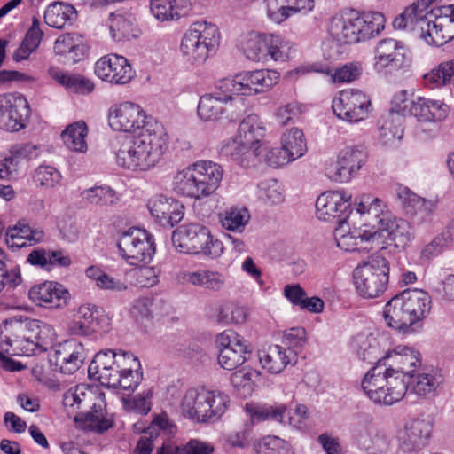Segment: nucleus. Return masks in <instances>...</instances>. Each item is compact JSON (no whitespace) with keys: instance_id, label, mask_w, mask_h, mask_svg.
Segmentation results:
<instances>
[{"instance_id":"51","label":"nucleus","mask_w":454,"mask_h":454,"mask_svg":"<svg viewBox=\"0 0 454 454\" xmlns=\"http://www.w3.org/2000/svg\"><path fill=\"white\" fill-rule=\"evenodd\" d=\"M403 135L402 117L390 113L380 124L379 133L380 141L384 145L392 146L402 139Z\"/></svg>"},{"instance_id":"1","label":"nucleus","mask_w":454,"mask_h":454,"mask_svg":"<svg viewBox=\"0 0 454 454\" xmlns=\"http://www.w3.org/2000/svg\"><path fill=\"white\" fill-rule=\"evenodd\" d=\"M279 77L275 70L257 69L221 79L215 83V93L200 97L198 116L205 121L219 120L231 107L243 105V99L239 96H254L269 91L279 82Z\"/></svg>"},{"instance_id":"52","label":"nucleus","mask_w":454,"mask_h":454,"mask_svg":"<svg viewBox=\"0 0 454 454\" xmlns=\"http://www.w3.org/2000/svg\"><path fill=\"white\" fill-rule=\"evenodd\" d=\"M246 408L253 419H270L283 424L286 422V419L287 418V408L285 404L279 403L268 406H256L254 404H247Z\"/></svg>"},{"instance_id":"46","label":"nucleus","mask_w":454,"mask_h":454,"mask_svg":"<svg viewBox=\"0 0 454 454\" xmlns=\"http://www.w3.org/2000/svg\"><path fill=\"white\" fill-rule=\"evenodd\" d=\"M204 388H190L184 393L180 403L181 413L184 417L197 422H201Z\"/></svg>"},{"instance_id":"25","label":"nucleus","mask_w":454,"mask_h":454,"mask_svg":"<svg viewBox=\"0 0 454 454\" xmlns=\"http://www.w3.org/2000/svg\"><path fill=\"white\" fill-rule=\"evenodd\" d=\"M386 324L402 334L415 332V325L404 302L402 293L395 295L385 305L383 311Z\"/></svg>"},{"instance_id":"36","label":"nucleus","mask_w":454,"mask_h":454,"mask_svg":"<svg viewBox=\"0 0 454 454\" xmlns=\"http://www.w3.org/2000/svg\"><path fill=\"white\" fill-rule=\"evenodd\" d=\"M230 404L229 396L219 390L204 388L201 423L215 422L226 412Z\"/></svg>"},{"instance_id":"61","label":"nucleus","mask_w":454,"mask_h":454,"mask_svg":"<svg viewBox=\"0 0 454 454\" xmlns=\"http://www.w3.org/2000/svg\"><path fill=\"white\" fill-rule=\"evenodd\" d=\"M441 378L432 373L418 374L413 385V392L419 396L433 395L441 385Z\"/></svg>"},{"instance_id":"53","label":"nucleus","mask_w":454,"mask_h":454,"mask_svg":"<svg viewBox=\"0 0 454 454\" xmlns=\"http://www.w3.org/2000/svg\"><path fill=\"white\" fill-rule=\"evenodd\" d=\"M150 12L159 21L177 19L186 14L177 4V0H150Z\"/></svg>"},{"instance_id":"49","label":"nucleus","mask_w":454,"mask_h":454,"mask_svg":"<svg viewBox=\"0 0 454 454\" xmlns=\"http://www.w3.org/2000/svg\"><path fill=\"white\" fill-rule=\"evenodd\" d=\"M85 275L90 279L95 281L98 288L104 291L120 293L128 288L125 281L106 273L97 266H90L87 268Z\"/></svg>"},{"instance_id":"63","label":"nucleus","mask_w":454,"mask_h":454,"mask_svg":"<svg viewBox=\"0 0 454 454\" xmlns=\"http://www.w3.org/2000/svg\"><path fill=\"white\" fill-rule=\"evenodd\" d=\"M249 343L243 336L232 330H225L219 333L215 339L218 352L225 349H236L244 344Z\"/></svg>"},{"instance_id":"27","label":"nucleus","mask_w":454,"mask_h":454,"mask_svg":"<svg viewBox=\"0 0 454 454\" xmlns=\"http://www.w3.org/2000/svg\"><path fill=\"white\" fill-rule=\"evenodd\" d=\"M28 296L36 305L51 309L67 305L69 298L67 290L62 285L52 281L34 286L29 290Z\"/></svg>"},{"instance_id":"6","label":"nucleus","mask_w":454,"mask_h":454,"mask_svg":"<svg viewBox=\"0 0 454 454\" xmlns=\"http://www.w3.org/2000/svg\"><path fill=\"white\" fill-rule=\"evenodd\" d=\"M265 133L261 118L254 114H249L239 123L237 134L222 142L220 153L244 168L254 167L261 162Z\"/></svg>"},{"instance_id":"20","label":"nucleus","mask_w":454,"mask_h":454,"mask_svg":"<svg viewBox=\"0 0 454 454\" xmlns=\"http://www.w3.org/2000/svg\"><path fill=\"white\" fill-rule=\"evenodd\" d=\"M94 72L102 81L117 85L128 84L135 77L129 60L115 53L101 57L95 64Z\"/></svg>"},{"instance_id":"58","label":"nucleus","mask_w":454,"mask_h":454,"mask_svg":"<svg viewBox=\"0 0 454 454\" xmlns=\"http://www.w3.org/2000/svg\"><path fill=\"white\" fill-rule=\"evenodd\" d=\"M364 41L379 35L385 28V16L378 12L360 13Z\"/></svg>"},{"instance_id":"57","label":"nucleus","mask_w":454,"mask_h":454,"mask_svg":"<svg viewBox=\"0 0 454 454\" xmlns=\"http://www.w3.org/2000/svg\"><path fill=\"white\" fill-rule=\"evenodd\" d=\"M261 372L252 368H244L232 373L231 382L243 395H248L253 391L254 385L260 380Z\"/></svg>"},{"instance_id":"50","label":"nucleus","mask_w":454,"mask_h":454,"mask_svg":"<svg viewBox=\"0 0 454 454\" xmlns=\"http://www.w3.org/2000/svg\"><path fill=\"white\" fill-rule=\"evenodd\" d=\"M281 146L294 160L302 157L307 152L303 131L298 128L285 131L281 137Z\"/></svg>"},{"instance_id":"64","label":"nucleus","mask_w":454,"mask_h":454,"mask_svg":"<svg viewBox=\"0 0 454 454\" xmlns=\"http://www.w3.org/2000/svg\"><path fill=\"white\" fill-rule=\"evenodd\" d=\"M153 396V388H148L137 394L131 400L126 401L125 406L128 410L145 415L151 411Z\"/></svg>"},{"instance_id":"28","label":"nucleus","mask_w":454,"mask_h":454,"mask_svg":"<svg viewBox=\"0 0 454 454\" xmlns=\"http://www.w3.org/2000/svg\"><path fill=\"white\" fill-rule=\"evenodd\" d=\"M267 17L276 24H281L298 13L313 10L314 0H264Z\"/></svg>"},{"instance_id":"5","label":"nucleus","mask_w":454,"mask_h":454,"mask_svg":"<svg viewBox=\"0 0 454 454\" xmlns=\"http://www.w3.org/2000/svg\"><path fill=\"white\" fill-rule=\"evenodd\" d=\"M168 148L163 131L143 129L139 135L119 141L115 151L118 166L132 171H146L155 167Z\"/></svg>"},{"instance_id":"14","label":"nucleus","mask_w":454,"mask_h":454,"mask_svg":"<svg viewBox=\"0 0 454 454\" xmlns=\"http://www.w3.org/2000/svg\"><path fill=\"white\" fill-rule=\"evenodd\" d=\"M366 158L367 153L363 145L345 146L338 153L334 165L327 168V176L336 183H348L357 176Z\"/></svg>"},{"instance_id":"30","label":"nucleus","mask_w":454,"mask_h":454,"mask_svg":"<svg viewBox=\"0 0 454 454\" xmlns=\"http://www.w3.org/2000/svg\"><path fill=\"white\" fill-rule=\"evenodd\" d=\"M259 362L270 373L281 372L288 364L295 363V351L280 345H270L258 352Z\"/></svg>"},{"instance_id":"24","label":"nucleus","mask_w":454,"mask_h":454,"mask_svg":"<svg viewBox=\"0 0 454 454\" xmlns=\"http://www.w3.org/2000/svg\"><path fill=\"white\" fill-rule=\"evenodd\" d=\"M373 231L380 234V242L375 244L376 248H383L385 245H394L395 247L404 248L411 243L414 238L411 225L406 220L397 219L393 215L380 229L373 228Z\"/></svg>"},{"instance_id":"44","label":"nucleus","mask_w":454,"mask_h":454,"mask_svg":"<svg viewBox=\"0 0 454 454\" xmlns=\"http://www.w3.org/2000/svg\"><path fill=\"white\" fill-rule=\"evenodd\" d=\"M81 196L86 203L99 207L114 206L120 200L116 191L108 185H95L85 189L81 192Z\"/></svg>"},{"instance_id":"13","label":"nucleus","mask_w":454,"mask_h":454,"mask_svg":"<svg viewBox=\"0 0 454 454\" xmlns=\"http://www.w3.org/2000/svg\"><path fill=\"white\" fill-rule=\"evenodd\" d=\"M371 99L359 90H344L333 99L332 108L335 115L348 122H359L368 118Z\"/></svg>"},{"instance_id":"7","label":"nucleus","mask_w":454,"mask_h":454,"mask_svg":"<svg viewBox=\"0 0 454 454\" xmlns=\"http://www.w3.org/2000/svg\"><path fill=\"white\" fill-rule=\"evenodd\" d=\"M223 176L221 165L212 160H198L177 170L173 176L172 189L180 195L201 200L212 195L220 186Z\"/></svg>"},{"instance_id":"10","label":"nucleus","mask_w":454,"mask_h":454,"mask_svg":"<svg viewBox=\"0 0 454 454\" xmlns=\"http://www.w3.org/2000/svg\"><path fill=\"white\" fill-rule=\"evenodd\" d=\"M172 242L184 254L218 257L223 252L222 242L214 239L206 226L196 223L181 225L173 232Z\"/></svg>"},{"instance_id":"56","label":"nucleus","mask_w":454,"mask_h":454,"mask_svg":"<svg viewBox=\"0 0 454 454\" xmlns=\"http://www.w3.org/2000/svg\"><path fill=\"white\" fill-rule=\"evenodd\" d=\"M267 34H250L243 44L246 57L255 62L266 61Z\"/></svg>"},{"instance_id":"22","label":"nucleus","mask_w":454,"mask_h":454,"mask_svg":"<svg viewBox=\"0 0 454 454\" xmlns=\"http://www.w3.org/2000/svg\"><path fill=\"white\" fill-rule=\"evenodd\" d=\"M351 195L345 191L326 192L322 193L316 201L317 215L320 220L331 221L338 219L346 221L352 212Z\"/></svg>"},{"instance_id":"23","label":"nucleus","mask_w":454,"mask_h":454,"mask_svg":"<svg viewBox=\"0 0 454 454\" xmlns=\"http://www.w3.org/2000/svg\"><path fill=\"white\" fill-rule=\"evenodd\" d=\"M146 207L151 215L163 227H173L184 217V207L176 200L163 194L148 199Z\"/></svg>"},{"instance_id":"2","label":"nucleus","mask_w":454,"mask_h":454,"mask_svg":"<svg viewBox=\"0 0 454 454\" xmlns=\"http://www.w3.org/2000/svg\"><path fill=\"white\" fill-rule=\"evenodd\" d=\"M430 4V0L414 2L394 20L393 26L417 30L428 44L442 46L454 38V4L429 9Z\"/></svg>"},{"instance_id":"8","label":"nucleus","mask_w":454,"mask_h":454,"mask_svg":"<svg viewBox=\"0 0 454 454\" xmlns=\"http://www.w3.org/2000/svg\"><path fill=\"white\" fill-rule=\"evenodd\" d=\"M221 34L216 25L205 20L193 22L184 33L180 51L192 65H202L215 54L220 45Z\"/></svg>"},{"instance_id":"16","label":"nucleus","mask_w":454,"mask_h":454,"mask_svg":"<svg viewBox=\"0 0 454 454\" xmlns=\"http://www.w3.org/2000/svg\"><path fill=\"white\" fill-rule=\"evenodd\" d=\"M384 366L393 374L398 375L403 381L414 377L416 371L421 366V354L412 346L396 345L384 355Z\"/></svg>"},{"instance_id":"54","label":"nucleus","mask_w":454,"mask_h":454,"mask_svg":"<svg viewBox=\"0 0 454 454\" xmlns=\"http://www.w3.org/2000/svg\"><path fill=\"white\" fill-rule=\"evenodd\" d=\"M454 75V59L440 63L424 75V82L431 88H440L450 82Z\"/></svg>"},{"instance_id":"31","label":"nucleus","mask_w":454,"mask_h":454,"mask_svg":"<svg viewBox=\"0 0 454 454\" xmlns=\"http://www.w3.org/2000/svg\"><path fill=\"white\" fill-rule=\"evenodd\" d=\"M450 107L443 100L418 97L413 107V116L419 122H441L444 121Z\"/></svg>"},{"instance_id":"34","label":"nucleus","mask_w":454,"mask_h":454,"mask_svg":"<svg viewBox=\"0 0 454 454\" xmlns=\"http://www.w3.org/2000/svg\"><path fill=\"white\" fill-rule=\"evenodd\" d=\"M48 74L56 82L71 92L84 95L94 90V84L88 78L79 74L64 71L58 67H50Z\"/></svg>"},{"instance_id":"55","label":"nucleus","mask_w":454,"mask_h":454,"mask_svg":"<svg viewBox=\"0 0 454 454\" xmlns=\"http://www.w3.org/2000/svg\"><path fill=\"white\" fill-rule=\"evenodd\" d=\"M250 343L238 347L236 349H225L218 352V364L225 370H234L247 361V356L251 354Z\"/></svg>"},{"instance_id":"32","label":"nucleus","mask_w":454,"mask_h":454,"mask_svg":"<svg viewBox=\"0 0 454 454\" xmlns=\"http://www.w3.org/2000/svg\"><path fill=\"white\" fill-rule=\"evenodd\" d=\"M374 52L373 67L377 72H383L387 67L399 64L404 57L403 44L392 38L380 40Z\"/></svg>"},{"instance_id":"47","label":"nucleus","mask_w":454,"mask_h":454,"mask_svg":"<svg viewBox=\"0 0 454 454\" xmlns=\"http://www.w3.org/2000/svg\"><path fill=\"white\" fill-rule=\"evenodd\" d=\"M250 218L248 209L244 207H231L219 215L223 229L235 233H242Z\"/></svg>"},{"instance_id":"11","label":"nucleus","mask_w":454,"mask_h":454,"mask_svg":"<svg viewBox=\"0 0 454 454\" xmlns=\"http://www.w3.org/2000/svg\"><path fill=\"white\" fill-rule=\"evenodd\" d=\"M388 262L382 256L359 264L354 270V284L364 298H375L383 294L388 284Z\"/></svg>"},{"instance_id":"9","label":"nucleus","mask_w":454,"mask_h":454,"mask_svg":"<svg viewBox=\"0 0 454 454\" xmlns=\"http://www.w3.org/2000/svg\"><path fill=\"white\" fill-rule=\"evenodd\" d=\"M361 386L372 403L390 406L404 397L408 381H403L399 374L395 375L381 364H377L364 375Z\"/></svg>"},{"instance_id":"35","label":"nucleus","mask_w":454,"mask_h":454,"mask_svg":"<svg viewBox=\"0 0 454 454\" xmlns=\"http://www.w3.org/2000/svg\"><path fill=\"white\" fill-rule=\"evenodd\" d=\"M44 232L41 229H34L28 224L19 222L6 231V244L11 247L35 246L44 239Z\"/></svg>"},{"instance_id":"21","label":"nucleus","mask_w":454,"mask_h":454,"mask_svg":"<svg viewBox=\"0 0 454 454\" xmlns=\"http://www.w3.org/2000/svg\"><path fill=\"white\" fill-rule=\"evenodd\" d=\"M329 33L340 43H356L364 42L360 12L348 9L333 17Z\"/></svg>"},{"instance_id":"29","label":"nucleus","mask_w":454,"mask_h":454,"mask_svg":"<svg viewBox=\"0 0 454 454\" xmlns=\"http://www.w3.org/2000/svg\"><path fill=\"white\" fill-rule=\"evenodd\" d=\"M106 402L105 395L102 394L95 400L89 410L79 411L74 415V420L78 427L83 429H89L95 432H103L112 427L110 419L105 417Z\"/></svg>"},{"instance_id":"42","label":"nucleus","mask_w":454,"mask_h":454,"mask_svg":"<svg viewBox=\"0 0 454 454\" xmlns=\"http://www.w3.org/2000/svg\"><path fill=\"white\" fill-rule=\"evenodd\" d=\"M53 51L70 63L78 62L83 56V44L79 35L64 34L57 38Z\"/></svg>"},{"instance_id":"26","label":"nucleus","mask_w":454,"mask_h":454,"mask_svg":"<svg viewBox=\"0 0 454 454\" xmlns=\"http://www.w3.org/2000/svg\"><path fill=\"white\" fill-rule=\"evenodd\" d=\"M53 358L62 373L73 374L82 365L86 354L81 342L68 340L57 347Z\"/></svg>"},{"instance_id":"38","label":"nucleus","mask_w":454,"mask_h":454,"mask_svg":"<svg viewBox=\"0 0 454 454\" xmlns=\"http://www.w3.org/2000/svg\"><path fill=\"white\" fill-rule=\"evenodd\" d=\"M101 395L102 393L94 392L86 385H78L65 392L63 405L71 412L83 411Z\"/></svg>"},{"instance_id":"3","label":"nucleus","mask_w":454,"mask_h":454,"mask_svg":"<svg viewBox=\"0 0 454 454\" xmlns=\"http://www.w3.org/2000/svg\"><path fill=\"white\" fill-rule=\"evenodd\" d=\"M89 377L102 386L134 391L143 380L138 358L131 352L106 349L98 352L88 368Z\"/></svg>"},{"instance_id":"40","label":"nucleus","mask_w":454,"mask_h":454,"mask_svg":"<svg viewBox=\"0 0 454 454\" xmlns=\"http://www.w3.org/2000/svg\"><path fill=\"white\" fill-rule=\"evenodd\" d=\"M107 23L110 35L115 42L129 40L136 36V18L129 12L111 13Z\"/></svg>"},{"instance_id":"33","label":"nucleus","mask_w":454,"mask_h":454,"mask_svg":"<svg viewBox=\"0 0 454 454\" xmlns=\"http://www.w3.org/2000/svg\"><path fill=\"white\" fill-rule=\"evenodd\" d=\"M178 279L183 284H190L214 292L222 290L226 282L223 273L207 269L195 271L183 270L179 272Z\"/></svg>"},{"instance_id":"17","label":"nucleus","mask_w":454,"mask_h":454,"mask_svg":"<svg viewBox=\"0 0 454 454\" xmlns=\"http://www.w3.org/2000/svg\"><path fill=\"white\" fill-rule=\"evenodd\" d=\"M27 99L20 93L0 96V127L7 131H18L26 125L28 117Z\"/></svg>"},{"instance_id":"60","label":"nucleus","mask_w":454,"mask_h":454,"mask_svg":"<svg viewBox=\"0 0 454 454\" xmlns=\"http://www.w3.org/2000/svg\"><path fill=\"white\" fill-rule=\"evenodd\" d=\"M258 196L265 203L278 205L284 201L285 194L281 184L276 180H269L258 186Z\"/></svg>"},{"instance_id":"4","label":"nucleus","mask_w":454,"mask_h":454,"mask_svg":"<svg viewBox=\"0 0 454 454\" xmlns=\"http://www.w3.org/2000/svg\"><path fill=\"white\" fill-rule=\"evenodd\" d=\"M55 337L52 326L38 319L15 317L0 325V347L10 355L34 356L44 351Z\"/></svg>"},{"instance_id":"41","label":"nucleus","mask_w":454,"mask_h":454,"mask_svg":"<svg viewBox=\"0 0 454 454\" xmlns=\"http://www.w3.org/2000/svg\"><path fill=\"white\" fill-rule=\"evenodd\" d=\"M74 7L63 2H54L48 5L44 12L45 23L57 29L71 26L76 19Z\"/></svg>"},{"instance_id":"45","label":"nucleus","mask_w":454,"mask_h":454,"mask_svg":"<svg viewBox=\"0 0 454 454\" xmlns=\"http://www.w3.org/2000/svg\"><path fill=\"white\" fill-rule=\"evenodd\" d=\"M355 346L359 358L369 364L378 363L384 366V356L380 347V340L373 335H359L355 340Z\"/></svg>"},{"instance_id":"39","label":"nucleus","mask_w":454,"mask_h":454,"mask_svg":"<svg viewBox=\"0 0 454 454\" xmlns=\"http://www.w3.org/2000/svg\"><path fill=\"white\" fill-rule=\"evenodd\" d=\"M404 302L416 325L424 319L431 310V297L421 289H407L402 292Z\"/></svg>"},{"instance_id":"37","label":"nucleus","mask_w":454,"mask_h":454,"mask_svg":"<svg viewBox=\"0 0 454 454\" xmlns=\"http://www.w3.org/2000/svg\"><path fill=\"white\" fill-rule=\"evenodd\" d=\"M356 212L360 215H368L373 218L376 224L368 225V228L380 229L387 221H389L392 214L387 205L379 198L371 194H363L356 207Z\"/></svg>"},{"instance_id":"19","label":"nucleus","mask_w":454,"mask_h":454,"mask_svg":"<svg viewBox=\"0 0 454 454\" xmlns=\"http://www.w3.org/2000/svg\"><path fill=\"white\" fill-rule=\"evenodd\" d=\"M432 424L425 419H414L406 424L396 436V454H417L429 442Z\"/></svg>"},{"instance_id":"18","label":"nucleus","mask_w":454,"mask_h":454,"mask_svg":"<svg viewBox=\"0 0 454 454\" xmlns=\"http://www.w3.org/2000/svg\"><path fill=\"white\" fill-rule=\"evenodd\" d=\"M107 118L114 130L135 132L145 128L146 114L139 105L126 101L113 105L108 110Z\"/></svg>"},{"instance_id":"62","label":"nucleus","mask_w":454,"mask_h":454,"mask_svg":"<svg viewBox=\"0 0 454 454\" xmlns=\"http://www.w3.org/2000/svg\"><path fill=\"white\" fill-rule=\"evenodd\" d=\"M411 94L405 90L396 92L392 98L391 113L398 116L407 114L413 115V107L416 99H411Z\"/></svg>"},{"instance_id":"15","label":"nucleus","mask_w":454,"mask_h":454,"mask_svg":"<svg viewBox=\"0 0 454 454\" xmlns=\"http://www.w3.org/2000/svg\"><path fill=\"white\" fill-rule=\"evenodd\" d=\"M334 239L337 246L345 251H370L375 249V244L380 242V234L368 228L367 224L362 227L348 229L346 221H340L334 231Z\"/></svg>"},{"instance_id":"12","label":"nucleus","mask_w":454,"mask_h":454,"mask_svg":"<svg viewBox=\"0 0 454 454\" xmlns=\"http://www.w3.org/2000/svg\"><path fill=\"white\" fill-rule=\"evenodd\" d=\"M117 246L121 256L130 265L149 262L155 253L153 236L136 227L121 232Z\"/></svg>"},{"instance_id":"43","label":"nucleus","mask_w":454,"mask_h":454,"mask_svg":"<svg viewBox=\"0 0 454 454\" xmlns=\"http://www.w3.org/2000/svg\"><path fill=\"white\" fill-rule=\"evenodd\" d=\"M88 127L82 121L67 126L61 133V139L67 149L77 153H85L88 149L86 137Z\"/></svg>"},{"instance_id":"48","label":"nucleus","mask_w":454,"mask_h":454,"mask_svg":"<svg viewBox=\"0 0 454 454\" xmlns=\"http://www.w3.org/2000/svg\"><path fill=\"white\" fill-rule=\"evenodd\" d=\"M294 44L280 35L267 34L266 60L270 59L277 62H285L293 58Z\"/></svg>"},{"instance_id":"59","label":"nucleus","mask_w":454,"mask_h":454,"mask_svg":"<svg viewBox=\"0 0 454 454\" xmlns=\"http://www.w3.org/2000/svg\"><path fill=\"white\" fill-rule=\"evenodd\" d=\"M34 180L41 187L52 189L60 184L62 175L52 166L41 165L35 171Z\"/></svg>"}]
</instances>
